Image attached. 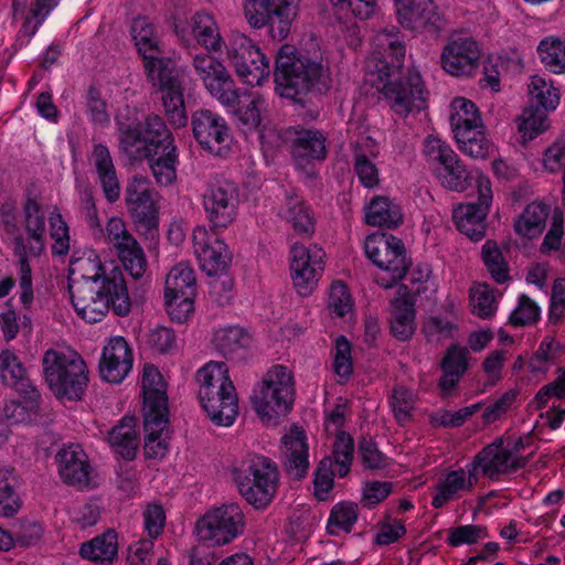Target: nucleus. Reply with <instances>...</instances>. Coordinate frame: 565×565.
<instances>
[{"label": "nucleus", "instance_id": "1", "mask_svg": "<svg viewBox=\"0 0 565 565\" xmlns=\"http://www.w3.org/2000/svg\"><path fill=\"white\" fill-rule=\"evenodd\" d=\"M274 77L280 96L290 99L310 92L326 93L331 86L330 70L322 57L297 54L289 44L277 53Z\"/></svg>", "mask_w": 565, "mask_h": 565}, {"label": "nucleus", "instance_id": "2", "mask_svg": "<svg viewBox=\"0 0 565 565\" xmlns=\"http://www.w3.org/2000/svg\"><path fill=\"white\" fill-rule=\"evenodd\" d=\"M70 292L76 313L89 323L102 321L110 309L119 317L128 316L131 310L122 273H115L105 282L74 281Z\"/></svg>", "mask_w": 565, "mask_h": 565}, {"label": "nucleus", "instance_id": "3", "mask_svg": "<svg viewBox=\"0 0 565 565\" xmlns=\"http://www.w3.org/2000/svg\"><path fill=\"white\" fill-rule=\"evenodd\" d=\"M199 399L210 419L218 426H230L238 415V397L228 367L211 361L196 372Z\"/></svg>", "mask_w": 565, "mask_h": 565}, {"label": "nucleus", "instance_id": "4", "mask_svg": "<svg viewBox=\"0 0 565 565\" xmlns=\"http://www.w3.org/2000/svg\"><path fill=\"white\" fill-rule=\"evenodd\" d=\"M45 382L58 399L79 401L88 385V370L74 351L46 350L43 359Z\"/></svg>", "mask_w": 565, "mask_h": 565}, {"label": "nucleus", "instance_id": "5", "mask_svg": "<svg viewBox=\"0 0 565 565\" xmlns=\"http://www.w3.org/2000/svg\"><path fill=\"white\" fill-rule=\"evenodd\" d=\"M234 477L241 495L256 510L266 509L276 497L279 472L268 457L247 455L235 469Z\"/></svg>", "mask_w": 565, "mask_h": 565}, {"label": "nucleus", "instance_id": "6", "mask_svg": "<svg viewBox=\"0 0 565 565\" xmlns=\"http://www.w3.org/2000/svg\"><path fill=\"white\" fill-rule=\"evenodd\" d=\"M252 404L264 423L276 422L287 415L295 399V381L284 365L270 367L253 391Z\"/></svg>", "mask_w": 565, "mask_h": 565}, {"label": "nucleus", "instance_id": "7", "mask_svg": "<svg viewBox=\"0 0 565 565\" xmlns=\"http://www.w3.org/2000/svg\"><path fill=\"white\" fill-rule=\"evenodd\" d=\"M373 44L375 51L366 61L365 76L369 83L381 89L386 83L397 78L396 74L399 73L405 57V46L394 29L376 33Z\"/></svg>", "mask_w": 565, "mask_h": 565}, {"label": "nucleus", "instance_id": "8", "mask_svg": "<svg viewBox=\"0 0 565 565\" xmlns=\"http://www.w3.org/2000/svg\"><path fill=\"white\" fill-rule=\"evenodd\" d=\"M245 515L237 503H226L207 510L195 523L200 541L223 546L243 534Z\"/></svg>", "mask_w": 565, "mask_h": 565}, {"label": "nucleus", "instance_id": "9", "mask_svg": "<svg viewBox=\"0 0 565 565\" xmlns=\"http://www.w3.org/2000/svg\"><path fill=\"white\" fill-rule=\"evenodd\" d=\"M364 249L369 259L386 273L387 278H377L384 288L405 277L409 262L402 239L385 233L371 234L365 239Z\"/></svg>", "mask_w": 565, "mask_h": 565}, {"label": "nucleus", "instance_id": "10", "mask_svg": "<svg viewBox=\"0 0 565 565\" xmlns=\"http://www.w3.org/2000/svg\"><path fill=\"white\" fill-rule=\"evenodd\" d=\"M226 58L241 81L250 86L262 85L269 77V61L245 34L232 32L225 44Z\"/></svg>", "mask_w": 565, "mask_h": 565}, {"label": "nucleus", "instance_id": "11", "mask_svg": "<svg viewBox=\"0 0 565 565\" xmlns=\"http://www.w3.org/2000/svg\"><path fill=\"white\" fill-rule=\"evenodd\" d=\"M191 65L206 92L225 107L239 103L241 90L224 63L209 52L193 55Z\"/></svg>", "mask_w": 565, "mask_h": 565}, {"label": "nucleus", "instance_id": "12", "mask_svg": "<svg viewBox=\"0 0 565 565\" xmlns=\"http://www.w3.org/2000/svg\"><path fill=\"white\" fill-rule=\"evenodd\" d=\"M157 192L148 178L132 177L125 189L128 213L140 235L153 238L159 226Z\"/></svg>", "mask_w": 565, "mask_h": 565}, {"label": "nucleus", "instance_id": "13", "mask_svg": "<svg viewBox=\"0 0 565 565\" xmlns=\"http://www.w3.org/2000/svg\"><path fill=\"white\" fill-rule=\"evenodd\" d=\"M300 0H243L247 23L254 29L270 26L274 36L285 39L297 15Z\"/></svg>", "mask_w": 565, "mask_h": 565}, {"label": "nucleus", "instance_id": "14", "mask_svg": "<svg viewBox=\"0 0 565 565\" xmlns=\"http://www.w3.org/2000/svg\"><path fill=\"white\" fill-rule=\"evenodd\" d=\"M172 61L154 63L146 72L147 79L161 93V102L169 122L178 128L184 127L188 117L184 107V87L173 73Z\"/></svg>", "mask_w": 565, "mask_h": 565}, {"label": "nucleus", "instance_id": "15", "mask_svg": "<svg viewBox=\"0 0 565 565\" xmlns=\"http://www.w3.org/2000/svg\"><path fill=\"white\" fill-rule=\"evenodd\" d=\"M238 204L236 183L221 175L209 182L203 194V209L213 230L228 227L237 216Z\"/></svg>", "mask_w": 565, "mask_h": 565}, {"label": "nucleus", "instance_id": "16", "mask_svg": "<svg viewBox=\"0 0 565 565\" xmlns=\"http://www.w3.org/2000/svg\"><path fill=\"white\" fill-rule=\"evenodd\" d=\"M381 92L390 108L401 117L417 114L427 107L428 92L416 70H408L407 74L386 83Z\"/></svg>", "mask_w": 565, "mask_h": 565}, {"label": "nucleus", "instance_id": "17", "mask_svg": "<svg viewBox=\"0 0 565 565\" xmlns=\"http://www.w3.org/2000/svg\"><path fill=\"white\" fill-rule=\"evenodd\" d=\"M519 449V443L512 445L509 439L499 437L491 444L483 447L473 458L469 466L478 477L482 475L491 480L510 473L525 465L514 450Z\"/></svg>", "mask_w": 565, "mask_h": 565}, {"label": "nucleus", "instance_id": "18", "mask_svg": "<svg viewBox=\"0 0 565 565\" xmlns=\"http://www.w3.org/2000/svg\"><path fill=\"white\" fill-rule=\"evenodd\" d=\"M323 259L324 252L317 245H292L289 256L290 276L299 296L307 297L316 289L323 271Z\"/></svg>", "mask_w": 565, "mask_h": 565}, {"label": "nucleus", "instance_id": "19", "mask_svg": "<svg viewBox=\"0 0 565 565\" xmlns=\"http://www.w3.org/2000/svg\"><path fill=\"white\" fill-rule=\"evenodd\" d=\"M478 202L460 204L454 210L457 228L472 241H480L486 234V217L492 202L490 180L482 173L477 175Z\"/></svg>", "mask_w": 565, "mask_h": 565}, {"label": "nucleus", "instance_id": "20", "mask_svg": "<svg viewBox=\"0 0 565 565\" xmlns=\"http://www.w3.org/2000/svg\"><path fill=\"white\" fill-rule=\"evenodd\" d=\"M192 130L200 146L213 156H224L232 136L223 117L209 109H199L192 116Z\"/></svg>", "mask_w": 565, "mask_h": 565}, {"label": "nucleus", "instance_id": "21", "mask_svg": "<svg viewBox=\"0 0 565 565\" xmlns=\"http://www.w3.org/2000/svg\"><path fill=\"white\" fill-rule=\"evenodd\" d=\"M398 23L414 32L437 33L446 25L433 0H403L395 4Z\"/></svg>", "mask_w": 565, "mask_h": 565}, {"label": "nucleus", "instance_id": "22", "mask_svg": "<svg viewBox=\"0 0 565 565\" xmlns=\"http://www.w3.org/2000/svg\"><path fill=\"white\" fill-rule=\"evenodd\" d=\"M478 60V43L466 35L451 36L440 55L443 68L454 76L470 75L476 68Z\"/></svg>", "mask_w": 565, "mask_h": 565}, {"label": "nucleus", "instance_id": "23", "mask_svg": "<svg viewBox=\"0 0 565 565\" xmlns=\"http://www.w3.org/2000/svg\"><path fill=\"white\" fill-rule=\"evenodd\" d=\"M192 238L201 267L209 276H215L227 267L231 254L223 241L204 226L195 227Z\"/></svg>", "mask_w": 565, "mask_h": 565}, {"label": "nucleus", "instance_id": "24", "mask_svg": "<svg viewBox=\"0 0 565 565\" xmlns=\"http://www.w3.org/2000/svg\"><path fill=\"white\" fill-rule=\"evenodd\" d=\"M134 363L132 351L122 337L109 339L99 360L100 377L113 384L121 383L130 373Z\"/></svg>", "mask_w": 565, "mask_h": 565}, {"label": "nucleus", "instance_id": "25", "mask_svg": "<svg viewBox=\"0 0 565 565\" xmlns=\"http://www.w3.org/2000/svg\"><path fill=\"white\" fill-rule=\"evenodd\" d=\"M56 463L58 475L65 483L78 489L89 486L93 467L81 445L64 446L56 455Z\"/></svg>", "mask_w": 565, "mask_h": 565}, {"label": "nucleus", "instance_id": "26", "mask_svg": "<svg viewBox=\"0 0 565 565\" xmlns=\"http://www.w3.org/2000/svg\"><path fill=\"white\" fill-rule=\"evenodd\" d=\"M87 160L106 200L115 203L120 196V182L108 147L94 142Z\"/></svg>", "mask_w": 565, "mask_h": 565}, {"label": "nucleus", "instance_id": "27", "mask_svg": "<svg viewBox=\"0 0 565 565\" xmlns=\"http://www.w3.org/2000/svg\"><path fill=\"white\" fill-rule=\"evenodd\" d=\"M130 33L135 46L142 57L145 72L149 71L154 63L172 61L169 57L161 56L162 50L158 29L147 17L135 18L130 25Z\"/></svg>", "mask_w": 565, "mask_h": 565}, {"label": "nucleus", "instance_id": "28", "mask_svg": "<svg viewBox=\"0 0 565 565\" xmlns=\"http://www.w3.org/2000/svg\"><path fill=\"white\" fill-rule=\"evenodd\" d=\"M284 139L298 162L326 158V137L320 130L289 127L284 131Z\"/></svg>", "mask_w": 565, "mask_h": 565}, {"label": "nucleus", "instance_id": "29", "mask_svg": "<svg viewBox=\"0 0 565 565\" xmlns=\"http://www.w3.org/2000/svg\"><path fill=\"white\" fill-rule=\"evenodd\" d=\"M478 478L469 463L466 469H457L447 472L435 486V495L431 505L435 509L444 508L448 502L460 499L472 491Z\"/></svg>", "mask_w": 565, "mask_h": 565}, {"label": "nucleus", "instance_id": "30", "mask_svg": "<svg viewBox=\"0 0 565 565\" xmlns=\"http://www.w3.org/2000/svg\"><path fill=\"white\" fill-rule=\"evenodd\" d=\"M281 454L288 476L302 479L309 469V446L305 431L296 427L287 433L281 440Z\"/></svg>", "mask_w": 565, "mask_h": 565}, {"label": "nucleus", "instance_id": "31", "mask_svg": "<svg viewBox=\"0 0 565 565\" xmlns=\"http://www.w3.org/2000/svg\"><path fill=\"white\" fill-rule=\"evenodd\" d=\"M145 413L168 414L166 382L154 365H146L141 379Z\"/></svg>", "mask_w": 565, "mask_h": 565}, {"label": "nucleus", "instance_id": "32", "mask_svg": "<svg viewBox=\"0 0 565 565\" xmlns=\"http://www.w3.org/2000/svg\"><path fill=\"white\" fill-rule=\"evenodd\" d=\"M145 455L162 458L168 450V414L145 413Z\"/></svg>", "mask_w": 565, "mask_h": 565}, {"label": "nucleus", "instance_id": "33", "mask_svg": "<svg viewBox=\"0 0 565 565\" xmlns=\"http://www.w3.org/2000/svg\"><path fill=\"white\" fill-rule=\"evenodd\" d=\"M57 3L58 0H32L29 9L26 10L28 0H13V18L17 19L19 15L24 18V22L21 28L22 34L28 38L33 36L39 26L43 23L51 10L57 6Z\"/></svg>", "mask_w": 565, "mask_h": 565}, {"label": "nucleus", "instance_id": "34", "mask_svg": "<svg viewBox=\"0 0 565 565\" xmlns=\"http://www.w3.org/2000/svg\"><path fill=\"white\" fill-rule=\"evenodd\" d=\"M191 32L196 43L209 53H218L226 44L213 15L196 12L191 19Z\"/></svg>", "mask_w": 565, "mask_h": 565}, {"label": "nucleus", "instance_id": "35", "mask_svg": "<svg viewBox=\"0 0 565 565\" xmlns=\"http://www.w3.org/2000/svg\"><path fill=\"white\" fill-rule=\"evenodd\" d=\"M391 332L398 341L409 340L415 332V308L408 295L396 297L392 301Z\"/></svg>", "mask_w": 565, "mask_h": 565}, {"label": "nucleus", "instance_id": "36", "mask_svg": "<svg viewBox=\"0 0 565 565\" xmlns=\"http://www.w3.org/2000/svg\"><path fill=\"white\" fill-rule=\"evenodd\" d=\"M24 223L28 232L29 250L32 256L40 257L44 252L45 217L41 205L33 199H28L24 205Z\"/></svg>", "mask_w": 565, "mask_h": 565}, {"label": "nucleus", "instance_id": "37", "mask_svg": "<svg viewBox=\"0 0 565 565\" xmlns=\"http://www.w3.org/2000/svg\"><path fill=\"white\" fill-rule=\"evenodd\" d=\"M450 126L455 137L482 128V119L475 103L465 97L454 98L450 104Z\"/></svg>", "mask_w": 565, "mask_h": 565}, {"label": "nucleus", "instance_id": "38", "mask_svg": "<svg viewBox=\"0 0 565 565\" xmlns=\"http://www.w3.org/2000/svg\"><path fill=\"white\" fill-rule=\"evenodd\" d=\"M108 443L122 458L132 460L138 449V431L135 419L132 417H124L109 431Z\"/></svg>", "mask_w": 565, "mask_h": 565}, {"label": "nucleus", "instance_id": "39", "mask_svg": "<svg viewBox=\"0 0 565 565\" xmlns=\"http://www.w3.org/2000/svg\"><path fill=\"white\" fill-rule=\"evenodd\" d=\"M365 221L372 226L393 228L402 223L403 214L387 196H375L366 209Z\"/></svg>", "mask_w": 565, "mask_h": 565}, {"label": "nucleus", "instance_id": "40", "mask_svg": "<svg viewBox=\"0 0 565 565\" xmlns=\"http://www.w3.org/2000/svg\"><path fill=\"white\" fill-rule=\"evenodd\" d=\"M547 216L548 207L542 203L533 202L515 220L514 230L522 237L534 238L543 232Z\"/></svg>", "mask_w": 565, "mask_h": 565}, {"label": "nucleus", "instance_id": "41", "mask_svg": "<svg viewBox=\"0 0 565 565\" xmlns=\"http://www.w3.org/2000/svg\"><path fill=\"white\" fill-rule=\"evenodd\" d=\"M0 377L4 385L17 391H25L33 387L29 383L26 371L20 359L10 350L0 352Z\"/></svg>", "mask_w": 565, "mask_h": 565}, {"label": "nucleus", "instance_id": "42", "mask_svg": "<svg viewBox=\"0 0 565 565\" xmlns=\"http://www.w3.org/2000/svg\"><path fill=\"white\" fill-rule=\"evenodd\" d=\"M117 535L114 531L96 536L95 539L85 542L79 548V554L83 558L93 562H111L117 555Z\"/></svg>", "mask_w": 565, "mask_h": 565}, {"label": "nucleus", "instance_id": "43", "mask_svg": "<svg viewBox=\"0 0 565 565\" xmlns=\"http://www.w3.org/2000/svg\"><path fill=\"white\" fill-rule=\"evenodd\" d=\"M147 159H149V166L157 183L169 185L175 180L178 161L175 146L162 147L159 154L150 156Z\"/></svg>", "mask_w": 565, "mask_h": 565}, {"label": "nucleus", "instance_id": "44", "mask_svg": "<svg viewBox=\"0 0 565 565\" xmlns=\"http://www.w3.org/2000/svg\"><path fill=\"white\" fill-rule=\"evenodd\" d=\"M282 217L300 235H310L315 231V222L310 209L298 198L289 196L281 212Z\"/></svg>", "mask_w": 565, "mask_h": 565}, {"label": "nucleus", "instance_id": "45", "mask_svg": "<svg viewBox=\"0 0 565 565\" xmlns=\"http://www.w3.org/2000/svg\"><path fill=\"white\" fill-rule=\"evenodd\" d=\"M19 392L24 394V401H10L6 403L3 407L4 417L11 424H20L30 420L32 416L35 415L41 401V394L35 387Z\"/></svg>", "mask_w": 565, "mask_h": 565}, {"label": "nucleus", "instance_id": "46", "mask_svg": "<svg viewBox=\"0 0 565 565\" xmlns=\"http://www.w3.org/2000/svg\"><path fill=\"white\" fill-rule=\"evenodd\" d=\"M478 173L480 172H468L457 154L454 156L451 163H443L440 167H436V174L441 184L454 191H463L470 179H475L477 182Z\"/></svg>", "mask_w": 565, "mask_h": 565}, {"label": "nucleus", "instance_id": "47", "mask_svg": "<svg viewBox=\"0 0 565 565\" xmlns=\"http://www.w3.org/2000/svg\"><path fill=\"white\" fill-rule=\"evenodd\" d=\"M195 281L193 268L188 263H179L167 275L164 294L194 296Z\"/></svg>", "mask_w": 565, "mask_h": 565}, {"label": "nucleus", "instance_id": "48", "mask_svg": "<svg viewBox=\"0 0 565 565\" xmlns=\"http://www.w3.org/2000/svg\"><path fill=\"white\" fill-rule=\"evenodd\" d=\"M529 94L543 111L555 110L559 105V89L554 86L552 81H547L540 75H533L527 85Z\"/></svg>", "mask_w": 565, "mask_h": 565}, {"label": "nucleus", "instance_id": "49", "mask_svg": "<svg viewBox=\"0 0 565 565\" xmlns=\"http://www.w3.org/2000/svg\"><path fill=\"white\" fill-rule=\"evenodd\" d=\"M537 52L545 68L554 74H565V41L555 36L542 40Z\"/></svg>", "mask_w": 565, "mask_h": 565}, {"label": "nucleus", "instance_id": "50", "mask_svg": "<svg viewBox=\"0 0 565 565\" xmlns=\"http://www.w3.org/2000/svg\"><path fill=\"white\" fill-rule=\"evenodd\" d=\"M250 342L248 333L242 328L232 326L215 331L213 343L224 356H231L246 348Z\"/></svg>", "mask_w": 565, "mask_h": 565}, {"label": "nucleus", "instance_id": "51", "mask_svg": "<svg viewBox=\"0 0 565 565\" xmlns=\"http://www.w3.org/2000/svg\"><path fill=\"white\" fill-rule=\"evenodd\" d=\"M563 352L564 347L558 341L553 337H545L529 360L530 372L545 374Z\"/></svg>", "mask_w": 565, "mask_h": 565}, {"label": "nucleus", "instance_id": "52", "mask_svg": "<svg viewBox=\"0 0 565 565\" xmlns=\"http://www.w3.org/2000/svg\"><path fill=\"white\" fill-rule=\"evenodd\" d=\"M72 271L81 275L79 281L105 282L115 273H121L117 267L107 271L99 257L90 253L87 257L77 258L72 263Z\"/></svg>", "mask_w": 565, "mask_h": 565}, {"label": "nucleus", "instance_id": "53", "mask_svg": "<svg viewBox=\"0 0 565 565\" xmlns=\"http://www.w3.org/2000/svg\"><path fill=\"white\" fill-rule=\"evenodd\" d=\"M455 139L459 149L475 159H484L493 150V146L486 136L483 127L458 135Z\"/></svg>", "mask_w": 565, "mask_h": 565}, {"label": "nucleus", "instance_id": "54", "mask_svg": "<svg viewBox=\"0 0 565 565\" xmlns=\"http://www.w3.org/2000/svg\"><path fill=\"white\" fill-rule=\"evenodd\" d=\"M20 508L21 500L15 491V479L12 471L0 468V516H13Z\"/></svg>", "mask_w": 565, "mask_h": 565}, {"label": "nucleus", "instance_id": "55", "mask_svg": "<svg viewBox=\"0 0 565 565\" xmlns=\"http://www.w3.org/2000/svg\"><path fill=\"white\" fill-rule=\"evenodd\" d=\"M120 149L132 160H141L153 156L151 148L143 132L137 128L128 127L120 131L119 136Z\"/></svg>", "mask_w": 565, "mask_h": 565}, {"label": "nucleus", "instance_id": "56", "mask_svg": "<svg viewBox=\"0 0 565 565\" xmlns=\"http://www.w3.org/2000/svg\"><path fill=\"white\" fill-rule=\"evenodd\" d=\"M371 156L367 154L360 145H355L353 149V169L363 186L373 189L380 183V171L373 162Z\"/></svg>", "mask_w": 565, "mask_h": 565}, {"label": "nucleus", "instance_id": "57", "mask_svg": "<svg viewBox=\"0 0 565 565\" xmlns=\"http://www.w3.org/2000/svg\"><path fill=\"white\" fill-rule=\"evenodd\" d=\"M116 255L134 279L139 280L145 276L148 263L145 252L137 239L117 252Z\"/></svg>", "mask_w": 565, "mask_h": 565}, {"label": "nucleus", "instance_id": "58", "mask_svg": "<svg viewBox=\"0 0 565 565\" xmlns=\"http://www.w3.org/2000/svg\"><path fill=\"white\" fill-rule=\"evenodd\" d=\"M458 331L457 324L448 318L428 317L422 327V332L429 343L440 344L454 339Z\"/></svg>", "mask_w": 565, "mask_h": 565}, {"label": "nucleus", "instance_id": "59", "mask_svg": "<svg viewBox=\"0 0 565 565\" xmlns=\"http://www.w3.org/2000/svg\"><path fill=\"white\" fill-rule=\"evenodd\" d=\"M103 228L104 234L97 235V238H103L107 245L114 248L115 253L136 239L129 232L126 222L119 216L109 217Z\"/></svg>", "mask_w": 565, "mask_h": 565}, {"label": "nucleus", "instance_id": "60", "mask_svg": "<svg viewBox=\"0 0 565 565\" xmlns=\"http://www.w3.org/2000/svg\"><path fill=\"white\" fill-rule=\"evenodd\" d=\"M142 132L148 145L153 148V156L159 154L162 147L174 146L170 130L158 115H151L146 119Z\"/></svg>", "mask_w": 565, "mask_h": 565}, {"label": "nucleus", "instance_id": "61", "mask_svg": "<svg viewBox=\"0 0 565 565\" xmlns=\"http://www.w3.org/2000/svg\"><path fill=\"white\" fill-rule=\"evenodd\" d=\"M353 438L345 431H339L333 444L332 455L329 457L332 458L333 466L337 468L339 477H345L349 473L353 459Z\"/></svg>", "mask_w": 565, "mask_h": 565}, {"label": "nucleus", "instance_id": "62", "mask_svg": "<svg viewBox=\"0 0 565 565\" xmlns=\"http://www.w3.org/2000/svg\"><path fill=\"white\" fill-rule=\"evenodd\" d=\"M358 519V505L349 502L335 504L330 513L327 530L331 535L350 532Z\"/></svg>", "mask_w": 565, "mask_h": 565}, {"label": "nucleus", "instance_id": "63", "mask_svg": "<svg viewBox=\"0 0 565 565\" xmlns=\"http://www.w3.org/2000/svg\"><path fill=\"white\" fill-rule=\"evenodd\" d=\"M546 114L539 108H525L518 118V131L523 141L534 139L546 128Z\"/></svg>", "mask_w": 565, "mask_h": 565}, {"label": "nucleus", "instance_id": "64", "mask_svg": "<svg viewBox=\"0 0 565 565\" xmlns=\"http://www.w3.org/2000/svg\"><path fill=\"white\" fill-rule=\"evenodd\" d=\"M482 259L492 278L503 284L509 279L508 265L495 242L487 241L482 246Z\"/></svg>", "mask_w": 565, "mask_h": 565}]
</instances>
